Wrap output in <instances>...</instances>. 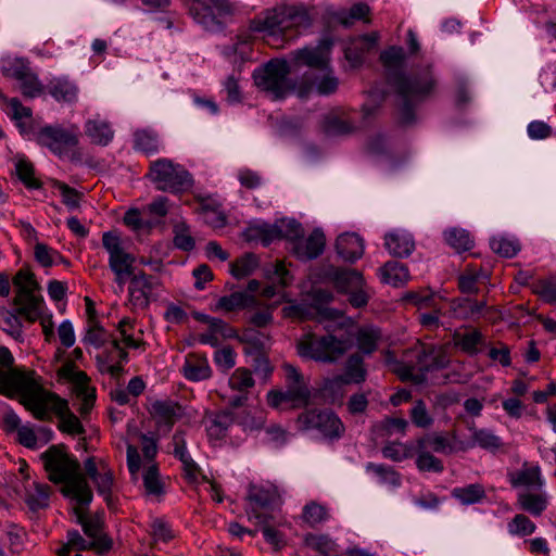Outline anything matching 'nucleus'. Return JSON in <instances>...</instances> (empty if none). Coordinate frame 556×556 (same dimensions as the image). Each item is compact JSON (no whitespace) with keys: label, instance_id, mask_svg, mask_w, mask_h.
Here are the masks:
<instances>
[{"label":"nucleus","instance_id":"1","mask_svg":"<svg viewBox=\"0 0 556 556\" xmlns=\"http://www.w3.org/2000/svg\"><path fill=\"white\" fill-rule=\"evenodd\" d=\"M0 395H18L21 403L41 421L51 420V413L59 418L58 429L71 435L85 433L78 417L70 409L68 402L46 390L34 370L14 366V357L5 346H0Z\"/></svg>","mask_w":556,"mask_h":556},{"label":"nucleus","instance_id":"2","mask_svg":"<svg viewBox=\"0 0 556 556\" xmlns=\"http://www.w3.org/2000/svg\"><path fill=\"white\" fill-rule=\"evenodd\" d=\"M405 59V51L401 47H390L380 54V61L397 94L396 121L402 126L415 122L417 105L431 97L437 88V79L429 66L409 76L402 74Z\"/></svg>","mask_w":556,"mask_h":556},{"label":"nucleus","instance_id":"3","mask_svg":"<svg viewBox=\"0 0 556 556\" xmlns=\"http://www.w3.org/2000/svg\"><path fill=\"white\" fill-rule=\"evenodd\" d=\"M48 478L53 483H64L62 492L79 505H89L92 492L78 460L70 455L64 445H52L40 456Z\"/></svg>","mask_w":556,"mask_h":556},{"label":"nucleus","instance_id":"4","mask_svg":"<svg viewBox=\"0 0 556 556\" xmlns=\"http://www.w3.org/2000/svg\"><path fill=\"white\" fill-rule=\"evenodd\" d=\"M290 64L285 59H271L253 72L256 87L274 100H281L291 93L307 98L314 88L311 74H303L299 79L290 77Z\"/></svg>","mask_w":556,"mask_h":556},{"label":"nucleus","instance_id":"5","mask_svg":"<svg viewBox=\"0 0 556 556\" xmlns=\"http://www.w3.org/2000/svg\"><path fill=\"white\" fill-rule=\"evenodd\" d=\"M312 25V18L303 5L280 4L266 9L250 21V29L270 37L293 38Z\"/></svg>","mask_w":556,"mask_h":556},{"label":"nucleus","instance_id":"6","mask_svg":"<svg viewBox=\"0 0 556 556\" xmlns=\"http://www.w3.org/2000/svg\"><path fill=\"white\" fill-rule=\"evenodd\" d=\"M353 343V336L348 332L307 333L298 341L296 350L303 358L334 364L352 349Z\"/></svg>","mask_w":556,"mask_h":556},{"label":"nucleus","instance_id":"7","mask_svg":"<svg viewBox=\"0 0 556 556\" xmlns=\"http://www.w3.org/2000/svg\"><path fill=\"white\" fill-rule=\"evenodd\" d=\"M147 177L156 190L174 194L193 186L191 174L182 165L166 157L151 162Z\"/></svg>","mask_w":556,"mask_h":556},{"label":"nucleus","instance_id":"8","mask_svg":"<svg viewBox=\"0 0 556 556\" xmlns=\"http://www.w3.org/2000/svg\"><path fill=\"white\" fill-rule=\"evenodd\" d=\"M16 312L27 321L35 323L41 317L43 299L37 293L40 287L35 275L28 269H20L14 278Z\"/></svg>","mask_w":556,"mask_h":556},{"label":"nucleus","instance_id":"9","mask_svg":"<svg viewBox=\"0 0 556 556\" xmlns=\"http://www.w3.org/2000/svg\"><path fill=\"white\" fill-rule=\"evenodd\" d=\"M102 247L109 254V268L114 274V282L123 291L128 278L136 274V257L126 251L119 233L115 230L102 233Z\"/></svg>","mask_w":556,"mask_h":556},{"label":"nucleus","instance_id":"10","mask_svg":"<svg viewBox=\"0 0 556 556\" xmlns=\"http://www.w3.org/2000/svg\"><path fill=\"white\" fill-rule=\"evenodd\" d=\"M28 139L49 149L59 157H68L78 144L76 127L65 128L61 125H48L27 132Z\"/></svg>","mask_w":556,"mask_h":556},{"label":"nucleus","instance_id":"11","mask_svg":"<svg viewBox=\"0 0 556 556\" xmlns=\"http://www.w3.org/2000/svg\"><path fill=\"white\" fill-rule=\"evenodd\" d=\"M233 12L229 0H195L190 8L193 18L208 31L222 30Z\"/></svg>","mask_w":556,"mask_h":556},{"label":"nucleus","instance_id":"12","mask_svg":"<svg viewBox=\"0 0 556 556\" xmlns=\"http://www.w3.org/2000/svg\"><path fill=\"white\" fill-rule=\"evenodd\" d=\"M296 424L301 430L315 429L328 439H339L344 432L342 421L331 410H306L299 415Z\"/></svg>","mask_w":556,"mask_h":556},{"label":"nucleus","instance_id":"13","mask_svg":"<svg viewBox=\"0 0 556 556\" xmlns=\"http://www.w3.org/2000/svg\"><path fill=\"white\" fill-rule=\"evenodd\" d=\"M276 500L277 492L274 489L251 485L245 507L249 521L252 523H264L266 518H273L271 507Z\"/></svg>","mask_w":556,"mask_h":556},{"label":"nucleus","instance_id":"14","mask_svg":"<svg viewBox=\"0 0 556 556\" xmlns=\"http://www.w3.org/2000/svg\"><path fill=\"white\" fill-rule=\"evenodd\" d=\"M301 224L295 220L288 223L281 222L280 224L251 227L249 229V239H257L264 247H268L271 242L280 239L294 238L300 233Z\"/></svg>","mask_w":556,"mask_h":556},{"label":"nucleus","instance_id":"15","mask_svg":"<svg viewBox=\"0 0 556 556\" xmlns=\"http://www.w3.org/2000/svg\"><path fill=\"white\" fill-rule=\"evenodd\" d=\"M128 280V299L132 307H148L153 290L160 285L159 279L140 270Z\"/></svg>","mask_w":556,"mask_h":556},{"label":"nucleus","instance_id":"16","mask_svg":"<svg viewBox=\"0 0 556 556\" xmlns=\"http://www.w3.org/2000/svg\"><path fill=\"white\" fill-rule=\"evenodd\" d=\"M292 253L302 261L318 257L325 249L326 238L320 229H314L307 238H303V228L294 238H289Z\"/></svg>","mask_w":556,"mask_h":556},{"label":"nucleus","instance_id":"17","mask_svg":"<svg viewBox=\"0 0 556 556\" xmlns=\"http://www.w3.org/2000/svg\"><path fill=\"white\" fill-rule=\"evenodd\" d=\"M329 47L319 45L317 47H304L291 52V62L295 66L305 65L312 72L326 70L329 65Z\"/></svg>","mask_w":556,"mask_h":556},{"label":"nucleus","instance_id":"18","mask_svg":"<svg viewBox=\"0 0 556 556\" xmlns=\"http://www.w3.org/2000/svg\"><path fill=\"white\" fill-rule=\"evenodd\" d=\"M254 384L255 381L252 377V372L248 368L239 367L235 369L228 379V386L230 390L237 394L229 397L228 404L233 408L243 406Z\"/></svg>","mask_w":556,"mask_h":556},{"label":"nucleus","instance_id":"19","mask_svg":"<svg viewBox=\"0 0 556 556\" xmlns=\"http://www.w3.org/2000/svg\"><path fill=\"white\" fill-rule=\"evenodd\" d=\"M414 353L420 371L445 368L450 363L446 351L441 346L419 344Z\"/></svg>","mask_w":556,"mask_h":556},{"label":"nucleus","instance_id":"20","mask_svg":"<svg viewBox=\"0 0 556 556\" xmlns=\"http://www.w3.org/2000/svg\"><path fill=\"white\" fill-rule=\"evenodd\" d=\"M112 547L110 539H101L97 541H87L77 530L67 531V542L56 551L58 556H70L71 551H88L96 549L99 553L109 551Z\"/></svg>","mask_w":556,"mask_h":556},{"label":"nucleus","instance_id":"21","mask_svg":"<svg viewBox=\"0 0 556 556\" xmlns=\"http://www.w3.org/2000/svg\"><path fill=\"white\" fill-rule=\"evenodd\" d=\"M149 412L159 426L169 430L182 415L181 406L172 400H156L151 403Z\"/></svg>","mask_w":556,"mask_h":556},{"label":"nucleus","instance_id":"22","mask_svg":"<svg viewBox=\"0 0 556 556\" xmlns=\"http://www.w3.org/2000/svg\"><path fill=\"white\" fill-rule=\"evenodd\" d=\"M337 253L346 262H355L364 254V240L354 232L340 235L336 241Z\"/></svg>","mask_w":556,"mask_h":556},{"label":"nucleus","instance_id":"23","mask_svg":"<svg viewBox=\"0 0 556 556\" xmlns=\"http://www.w3.org/2000/svg\"><path fill=\"white\" fill-rule=\"evenodd\" d=\"M384 247L395 257H407L415 249L413 236L404 230H393L384 236Z\"/></svg>","mask_w":556,"mask_h":556},{"label":"nucleus","instance_id":"24","mask_svg":"<svg viewBox=\"0 0 556 556\" xmlns=\"http://www.w3.org/2000/svg\"><path fill=\"white\" fill-rule=\"evenodd\" d=\"M181 371L187 380L194 382L206 380L212 376L207 358L198 353H190L186 356Z\"/></svg>","mask_w":556,"mask_h":556},{"label":"nucleus","instance_id":"25","mask_svg":"<svg viewBox=\"0 0 556 556\" xmlns=\"http://www.w3.org/2000/svg\"><path fill=\"white\" fill-rule=\"evenodd\" d=\"M509 482L514 488L526 486L534 490H542L544 485V479L541 475V468L536 466H523L511 473H509Z\"/></svg>","mask_w":556,"mask_h":556},{"label":"nucleus","instance_id":"26","mask_svg":"<svg viewBox=\"0 0 556 556\" xmlns=\"http://www.w3.org/2000/svg\"><path fill=\"white\" fill-rule=\"evenodd\" d=\"M453 343L464 353L472 356L480 352V345L484 343V337L478 329L466 328L464 331L453 333Z\"/></svg>","mask_w":556,"mask_h":556},{"label":"nucleus","instance_id":"27","mask_svg":"<svg viewBox=\"0 0 556 556\" xmlns=\"http://www.w3.org/2000/svg\"><path fill=\"white\" fill-rule=\"evenodd\" d=\"M257 305V300L253 294L245 291L232 292L218 299L215 309L226 313L252 308Z\"/></svg>","mask_w":556,"mask_h":556},{"label":"nucleus","instance_id":"28","mask_svg":"<svg viewBox=\"0 0 556 556\" xmlns=\"http://www.w3.org/2000/svg\"><path fill=\"white\" fill-rule=\"evenodd\" d=\"M51 486L37 481L28 482L25 485V503L30 510L36 511L49 506Z\"/></svg>","mask_w":556,"mask_h":556},{"label":"nucleus","instance_id":"29","mask_svg":"<svg viewBox=\"0 0 556 556\" xmlns=\"http://www.w3.org/2000/svg\"><path fill=\"white\" fill-rule=\"evenodd\" d=\"M485 305L484 301L458 298L451 302L450 308L453 316L458 319H475L482 315Z\"/></svg>","mask_w":556,"mask_h":556},{"label":"nucleus","instance_id":"30","mask_svg":"<svg viewBox=\"0 0 556 556\" xmlns=\"http://www.w3.org/2000/svg\"><path fill=\"white\" fill-rule=\"evenodd\" d=\"M85 134L91 143L102 147L108 146L114 137L111 125L100 118L88 119L85 124Z\"/></svg>","mask_w":556,"mask_h":556},{"label":"nucleus","instance_id":"31","mask_svg":"<svg viewBox=\"0 0 556 556\" xmlns=\"http://www.w3.org/2000/svg\"><path fill=\"white\" fill-rule=\"evenodd\" d=\"M48 92L59 102H74L77 100L78 88L66 77H54L47 85Z\"/></svg>","mask_w":556,"mask_h":556},{"label":"nucleus","instance_id":"32","mask_svg":"<svg viewBox=\"0 0 556 556\" xmlns=\"http://www.w3.org/2000/svg\"><path fill=\"white\" fill-rule=\"evenodd\" d=\"M199 201L204 223L215 229L223 228L227 223V216L222 204L210 197L201 198Z\"/></svg>","mask_w":556,"mask_h":556},{"label":"nucleus","instance_id":"33","mask_svg":"<svg viewBox=\"0 0 556 556\" xmlns=\"http://www.w3.org/2000/svg\"><path fill=\"white\" fill-rule=\"evenodd\" d=\"M134 148L147 155H153L161 151L162 143L154 130L139 129L134 134Z\"/></svg>","mask_w":556,"mask_h":556},{"label":"nucleus","instance_id":"34","mask_svg":"<svg viewBox=\"0 0 556 556\" xmlns=\"http://www.w3.org/2000/svg\"><path fill=\"white\" fill-rule=\"evenodd\" d=\"M531 493L522 492L518 495L520 508L534 517L541 516L547 508L548 497L545 492Z\"/></svg>","mask_w":556,"mask_h":556},{"label":"nucleus","instance_id":"35","mask_svg":"<svg viewBox=\"0 0 556 556\" xmlns=\"http://www.w3.org/2000/svg\"><path fill=\"white\" fill-rule=\"evenodd\" d=\"M349 384H361L367 378L364 359L359 353L349 356L344 365V374H341Z\"/></svg>","mask_w":556,"mask_h":556},{"label":"nucleus","instance_id":"36","mask_svg":"<svg viewBox=\"0 0 556 556\" xmlns=\"http://www.w3.org/2000/svg\"><path fill=\"white\" fill-rule=\"evenodd\" d=\"M382 281L393 287H400L409 280L406 265L397 261H389L381 268Z\"/></svg>","mask_w":556,"mask_h":556},{"label":"nucleus","instance_id":"37","mask_svg":"<svg viewBox=\"0 0 556 556\" xmlns=\"http://www.w3.org/2000/svg\"><path fill=\"white\" fill-rule=\"evenodd\" d=\"M502 440L488 429H471V440L467 443L466 448L479 446L488 451H496L502 446Z\"/></svg>","mask_w":556,"mask_h":556},{"label":"nucleus","instance_id":"38","mask_svg":"<svg viewBox=\"0 0 556 556\" xmlns=\"http://www.w3.org/2000/svg\"><path fill=\"white\" fill-rule=\"evenodd\" d=\"M232 422L233 416L229 412H220L212 415L206 421V431L208 437L214 440L223 439Z\"/></svg>","mask_w":556,"mask_h":556},{"label":"nucleus","instance_id":"39","mask_svg":"<svg viewBox=\"0 0 556 556\" xmlns=\"http://www.w3.org/2000/svg\"><path fill=\"white\" fill-rule=\"evenodd\" d=\"M319 75L312 71H307L304 74H311L314 88L313 91L316 90L319 94H330L333 93L339 85L338 78L333 75L332 71L329 68V65L326 70H320Z\"/></svg>","mask_w":556,"mask_h":556},{"label":"nucleus","instance_id":"40","mask_svg":"<svg viewBox=\"0 0 556 556\" xmlns=\"http://www.w3.org/2000/svg\"><path fill=\"white\" fill-rule=\"evenodd\" d=\"M380 338L381 333L379 329L375 327H362L355 336L359 352L366 355L376 351Z\"/></svg>","mask_w":556,"mask_h":556},{"label":"nucleus","instance_id":"41","mask_svg":"<svg viewBox=\"0 0 556 556\" xmlns=\"http://www.w3.org/2000/svg\"><path fill=\"white\" fill-rule=\"evenodd\" d=\"M336 288L343 293H350L355 289L364 287L365 281L363 275L354 269L341 270L334 277Z\"/></svg>","mask_w":556,"mask_h":556},{"label":"nucleus","instance_id":"42","mask_svg":"<svg viewBox=\"0 0 556 556\" xmlns=\"http://www.w3.org/2000/svg\"><path fill=\"white\" fill-rule=\"evenodd\" d=\"M486 278L488 275L482 268L467 266L464 273L458 277V288L463 293H477L478 282Z\"/></svg>","mask_w":556,"mask_h":556},{"label":"nucleus","instance_id":"43","mask_svg":"<svg viewBox=\"0 0 556 556\" xmlns=\"http://www.w3.org/2000/svg\"><path fill=\"white\" fill-rule=\"evenodd\" d=\"M452 496L458 500L463 505H472L481 502L485 497V490L480 483H472L452 490Z\"/></svg>","mask_w":556,"mask_h":556},{"label":"nucleus","instance_id":"44","mask_svg":"<svg viewBox=\"0 0 556 556\" xmlns=\"http://www.w3.org/2000/svg\"><path fill=\"white\" fill-rule=\"evenodd\" d=\"M258 258L253 253H247L230 264V273L237 279L245 278L254 273Z\"/></svg>","mask_w":556,"mask_h":556},{"label":"nucleus","instance_id":"45","mask_svg":"<svg viewBox=\"0 0 556 556\" xmlns=\"http://www.w3.org/2000/svg\"><path fill=\"white\" fill-rule=\"evenodd\" d=\"M367 471L375 473L379 478V482L389 484L393 488L401 485V476L391 466L383 464L369 463L366 466Z\"/></svg>","mask_w":556,"mask_h":556},{"label":"nucleus","instance_id":"46","mask_svg":"<svg viewBox=\"0 0 556 556\" xmlns=\"http://www.w3.org/2000/svg\"><path fill=\"white\" fill-rule=\"evenodd\" d=\"M446 243L457 252L468 251L473 242L468 231L464 229L452 228L444 232Z\"/></svg>","mask_w":556,"mask_h":556},{"label":"nucleus","instance_id":"47","mask_svg":"<svg viewBox=\"0 0 556 556\" xmlns=\"http://www.w3.org/2000/svg\"><path fill=\"white\" fill-rule=\"evenodd\" d=\"M135 321L130 318H123L118 325L117 330L119 332L121 340L126 348L144 350L146 342L142 339H136L134 337Z\"/></svg>","mask_w":556,"mask_h":556},{"label":"nucleus","instance_id":"48","mask_svg":"<svg viewBox=\"0 0 556 556\" xmlns=\"http://www.w3.org/2000/svg\"><path fill=\"white\" fill-rule=\"evenodd\" d=\"M29 70V63L25 59L7 58L1 61V72L9 78L18 80Z\"/></svg>","mask_w":556,"mask_h":556},{"label":"nucleus","instance_id":"49","mask_svg":"<svg viewBox=\"0 0 556 556\" xmlns=\"http://www.w3.org/2000/svg\"><path fill=\"white\" fill-rule=\"evenodd\" d=\"M531 290L546 303H556V275L534 281Z\"/></svg>","mask_w":556,"mask_h":556},{"label":"nucleus","instance_id":"50","mask_svg":"<svg viewBox=\"0 0 556 556\" xmlns=\"http://www.w3.org/2000/svg\"><path fill=\"white\" fill-rule=\"evenodd\" d=\"M427 446H430L434 452L442 454H451L455 451L452 442L446 437L440 434L418 440V450H425Z\"/></svg>","mask_w":556,"mask_h":556},{"label":"nucleus","instance_id":"51","mask_svg":"<svg viewBox=\"0 0 556 556\" xmlns=\"http://www.w3.org/2000/svg\"><path fill=\"white\" fill-rule=\"evenodd\" d=\"M174 244L182 251L193 250L195 242L191 236L189 226L185 222H178L174 225Z\"/></svg>","mask_w":556,"mask_h":556},{"label":"nucleus","instance_id":"52","mask_svg":"<svg viewBox=\"0 0 556 556\" xmlns=\"http://www.w3.org/2000/svg\"><path fill=\"white\" fill-rule=\"evenodd\" d=\"M17 81H20V88L24 97L36 98L43 91V86L31 68L25 72L23 77Z\"/></svg>","mask_w":556,"mask_h":556},{"label":"nucleus","instance_id":"53","mask_svg":"<svg viewBox=\"0 0 556 556\" xmlns=\"http://www.w3.org/2000/svg\"><path fill=\"white\" fill-rule=\"evenodd\" d=\"M328 517L327 508L316 502H311L303 508L302 518L309 527L326 521Z\"/></svg>","mask_w":556,"mask_h":556},{"label":"nucleus","instance_id":"54","mask_svg":"<svg viewBox=\"0 0 556 556\" xmlns=\"http://www.w3.org/2000/svg\"><path fill=\"white\" fill-rule=\"evenodd\" d=\"M349 383L342 375H334L323 379L320 391L325 396H329L334 400L343 395V389Z\"/></svg>","mask_w":556,"mask_h":556},{"label":"nucleus","instance_id":"55","mask_svg":"<svg viewBox=\"0 0 556 556\" xmlns=\"http://www.w3.org/2000/svg\"><path fill=\"white\" fill-rule=\"evenodd\" d=\"M143 484L146 492L150 495L159 496L164 493L163 483L159 477V469L155 464H150L143 473Z\"/></svg>","mask_w":556,"mask_h":556},{"label":"nucleus","instance_id":"56","mask_svg":"<svg viewBox=\"0 0 556 556\" xmlns=\"http://www.w3.org/2000/svg\"><path fill=\"white\" fill-rule=\"evenodd\" d=\"M99 494L109 501L112 494L114 477L111 469L105 464H101L100 473L92 480Z\"/></svg>","mask_w":556,"mask_h":556},{"label":"nucleus","instance_id":"57","mask_svg":"<svg viewBox=\"0 0 556 556\" xmlns=\"http://www.w3.org/2000/svg\"><path fill=\"white\" fill-rule=\"evenodd\" d=\"M383 457L393 462H402L414 455V447L401 442H391L382 448Z\"/></svg>","mask_w":556,"mask_h":556},{"label":"nucleus","instance_id":"58","mask_svg":"<svg viewBox=\"0 0 556 556\" xmlns=\"http://www.w3.org/2000/svg\"><path fill=\"white\" fill-rule=\"evenodd\" d=\"M507 529L513 535L527 536L534 533L536 527L529 517L523 514H517L511 521L508 522Z\"/></svg>","mask_w":556,"mask_h":556},{"label":"nucleus","instance_id":"59","mask_svg":"<svg viewBox=\"0 0 556 556\" xmlns=\"http://www.w3.org/2000/svg\"><path fill=\"white\" fill-rule=\"evenodd\" d=\"M409 417L412 422L418 428L427 429L433 424V418L428 412L425 402L421 400L414 403L409 412Z\"/></svg>","mask_w":556,"mask_h":556},{"label":"nucleus","instance_id":"60","mask_svg":"<svg viewBox=\"0 0 556 556\" xmlns=\"http://www.w3.org/2000/svg\"><path fill=\"white\" fill-rule=\"evenodd\" d=\"M15 170L18 179L27 187L37 189L40 187L39 180L35 177V169L30 162L18 160L15 164Z\"/></svg>","mask_w":556,"mask_h":556},{"label":"nucleus","instance_id":"61","mask_svg":"<svg viewBox=\"0 0 556 556\" xmlns=\"http://www.w3.org/2000/svg\"><path fill=\"white\" fill-rule=\"evenodd\" d=\"M78 520L83 527L85 534L92 541L108 539L102 532V522L99 518H88L80 514L79 509L76 508Z\"/></svg>","mask_w":556,"mask_h":556},{"label":"nucleus","instance_id":"62","mask_svg":"<svg viewBox=\"0 0 556 556\" xmlns=\"http://www.w3.org/2000/svg\"><path fill=\"white\" fill-rule=\"evenodd\" d=\"M490 247L493 252L504 257H513L520 250L517 241L504 237L492 238Z\"/></svg>","mask_w":556,"mask_h":556},{"label":"nucleus","instance_id":"63","mask_svg":"<svg viewBox=\"0 0 556 556\" xmlns=\"http://www.w3.org/2000/svg\"><path fill=\"white\" fill-rule=\"evenodd\" d=\"M34 257L42 267H51L56 258H62L56 250L42 242H37L34 245Z\"/></svg>","mask_w":556,"mask_h":556},{"label":"nucleus","instance_id":"64","mask_svg":"<svg viewBox=\"0 0 556 556\" xmlns=\"http://www.w3.org/2000/svg\"><path fill=\"white\" fill-rule=\"evenodd\" d=\"M113 337L100 325L93 323L89 326L84 342L99 349L109 343Z\"/></svg>","mask_w":556,"mask_h":556}]
</instances>
